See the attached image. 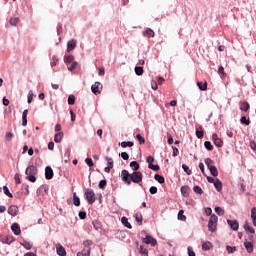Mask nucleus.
<instances>
[{
    "instance_id": "f257e3e1",
    "label": "nucleus",
    "mask_w": 256,
    "mask_h": 256,
    "mask_svg": "<svg viewBox=\"0 0 256 256\" xmlns=\"http://www.w3.org/2000/svg\"><path fill=\"white\" fill-rule=\"evenodd\" d=\"M121 179L126 185H131V183L139 184L143 181V173L140 171H135L131 174L127 170H122Z\"/></svg>"
},
{
    "instance_id": "f03ea898",
    "label": "nucleus",
    "mask_w": 256,
    "mask_h": 256,
    "mask_svg": "<svg viewBox=\"0 0 256 256\" xmlns=\"http://www.w3.org/2000/svg\"><path fill=\"white\" fill-rule=\"evenodd\" d=\"M217 221H219L217 215L212 214L208 221V231H210L211 233H215L217 231Z\"/></svg>"
},
{
    "instance_id": "7ed1b4c3",
    "label": "nucleus",
    "mask_w": 256,
    "mask_h": 256,
    "mask_svg": "<svg viewBox=\"0 0 256 256\" xmlns=\"http://www.w3.org/2000/svg\"><path fill=\"white\" fill-rule=\"evenodd\" d=\"M84 197H85L86 201H88L89 205H93V203H95V201H96L95 191H93L91 189H87L85 191Z\"/></svg>"
},
{
    "instance_id": "20e7f679",
    "label": "nucleus",
    "mask_w": 256,
    "mask_h": 256,
    "mask_svg": "<svg viewBox=\"0 0 256 256\" xmlns=\"http://www.w3.org/2000/svg\"><path fill=\"white\" fill-rule=\"evenodd\" d=\"M142 241L146 245H151V247H155V245H157V239L153 238L151 235H146L145 238H142Z\"/></svg>"
},
{
    "instance_id": "39448f33",
    "label": "nucleus",
    "mask_w": 256,
    "mask_h": 256,
    "mask_svg": "<svg viewBox=\"0 0 256 256\" xmlns=\"http://www.w3.org/2000/svg\"><path fill=\"white\" fill-rule=\"evenodd\" d=\"M101 89H103V85H101V82H95L91 86V91H92V93H94V95H100Z\"/></svg>"
},
{
    "instance_id": "423d86ee",
    "label": "nucleus",
    "mask_w": 256,
    "mask_h": 256,
    "mask_svg": "<svg viewBox=\"0 0 256 256\" xmlns=\"http://www.w3.org/2000/svg\"><path fill=\"white\" fill-rule=\"evenodd\" d=\"M105 160L107 161V167L104 168L105 173H111V170L113 169V158L106 156Z\"/></svg>"
},
{
    "instance_id": "0eeeda50",
    "label": "nucleus",
    "mask_w": 256,
    "mask_h": 256,
    "mask_svg": "<svg viewBox=\"0 0 256 256\" xmlns=\"http://www.w3.org/2000/svg\"><path fill=\"white\" fill-rule=\"evenodd\" d=\"M212 139H213L214 145H216V147H223V140H221V138H219L217 133L212 134Z\"/></svg>"
},
{
    "instance_id": "6e6552de",
    "label": "nucleus",
    "mask_w": 256,
    "mask_h": 256,
    "mask_svg": "<svg viewBox=\"0 0 256 256\" xmlns=\"http://www.w3.org/2000/svg\"><path fill=\"white\" fill-rule=\"evenodd\" d=\"M37 173H38V170H37V167H35V165L28 166L25 171V174L27 176L28 175H37Z\"/></svg>"
},
{
    "instance_id": "1a4fd4ad",
    "label": "nucleus",
    "mask_w": 256,
    "mask_h": 256,
    "mask_svg": "<svg viewBox=\"0 0 256 256\" xmlns=\"http://www.w3.org/2000/svg\"><path fill=\"white\" fill-rule=\"evenodd\" d=\"M8 213L9 215H12V217H17L18 213H19V207H17L16 205H12L8 208Z\"/></svg>"
},
{
    "instance_id": "9d476101",
    "label": "nucleus",
    "mask_w": 256,
    "mask_h": 256,
    "mask_svg": "<svg viewBox=\"0 0 256 256\" xmlns=\"http://www.w3.org/2000/svg\"><path fill=\"white\" fill-rule=\"evenodd\" d=\"M228 225L231 227L233 231L239 230V222L237 220H227Z\"/></svg>"
},
{
    "instance_id": "9b49d317",
    "label": "nucleus",
    "mask_w": 256,
    "mask_h": 256,
    "mask_svg": "<svg viewBox=\"0 0 256 256\" xmlns=\"http://www.w3.org/2000/svg\"><path fill=\"white\" fill-rule=\"evenodd\" d=\"M77 47V40L72 39L67 43V52H71Z\"/></svg>"
},
{
    "instance_id": "f8f14e48",
    "label": "nucleus",
    "mask_w": 256,
    "mask_h": 256,
    "mask_svg": "<svg viewBox=\"0 0 256 256\" xmlns=\"http://www.w3.org/2000/svg\"><path fill=\"white\" fill-rule=\"evenodd\" d=\"M53 168H51V166H47L46 168H45V177H46V179H51L52 177H53Z\"/></svg>"
},
{
    "instance_id": "ddd939ff",
    "label": "nucleus",
    "mask_w": 256,
    "mask_h": 256,
    "mask_svg": "<svg viewBox=\"0 0 256 256\" xmlns=\"http://www.w3.org/2000/svg\"><path fill=\"white\" fill-rule=\"evenodd\" d=\"M11 230L13 231L14 235H21V227L17 223L12 224Z\"/></svg>"
},
{
    "instance_id": "4468645a",
    "label": "nucleus",
    "mask_w": 256,
    "mask_h": 256,
    "mask_svg": "<svg viewBox=\"0 0 256 256\" xmlns=\"http://www.w3.org/2000/svg\"><path fill=\"white\" fill-rule=\"evenodd\" d=\"M180 191L183 197H189V193H191V188H189V186H182Z\"/></svg>"
},
{
    "instance_id": "2eb2a0df",
    "label": "nucleus",
    "mask_w": 256,
    "mask_h": 256,
    "mask_svg": "<svg viewBox=\"0 0 256 256\" xmlns=\"http://www.w3.org/2000/svg\"><path fill=\"white\" fill-rule=\"evenodd\" d=\"M56 251H57V255H59V256L67 255V251H65V248L63 246H61V244L56 246Z\"/></svg>"
},
{
    "instance_id": "dca6fc26",
    "label": "nucleus",
    "mask_w": 256,
    "mask_h": 256,
    "mask_svg": "<svg viewBox=\"0 0 256 256\" xmlns=\"http://www.w3.org/2000/svg\"><path fill=\"white\" fill-rule=\"evenodd\" d=\"M239 105H240L241 111L247 112V110L251 108V106L249 105V102H247V101L240 102Z\"/></svg>"
},
{
    "instance_id": "f3484780",
    "label": "nucleus",
    "mask_w": 256,
    "mask_h": 256,
    "mask_svg": "<svg viewBox=\"0 0 256 256\" xmlns=\"http://www.w3.org/2000/svg\"><path fill=\"white\" fill-rule=\"evenodd\" d=\"M29 110H24L22 113V127H27V114Z\"/></svg>"
},
{
    "instance_id": "a211bd4d",
    "label": "nucleus",
    "mask_w": 256,
    "mask_h": 256,
    "mask_svg": "<svg viewBox=\"0 0 256 256\" xmlns=\"http://www.w3.org/2000/svg\"><path fill=\"white\" fill-rule=\"evenodd\" d=\"M244 247L247 250L248 253H251L253 251V242L245 241Z\"/></svg>"
},
{
    "instance_id": "6ab92c4d",
    "label": "nucleus",
    "mask_w": 256,
    "mask_h": 256,
    "mask_svg": "<svg viewBox=\"0 0 256 256\" xmlns=\"http://www.w3.org/2000/svg\"><path fill=\"white\" fill-rule=\"evenodd\" d=\"M138 251H139L140 255L149 256V250L147 248L143 247V245L139 246Z\"/></svg>"
},
{
    "instance_id": "aec40b11",
    "label": "nucleus",
    "mask_w": 256,
    "mask_h": 256,
    "mask_svg": "<svg viewBox=\"0 0 256 256\" xmlns=\"http://www.w3.org/2000/svg\"><path fill=\"white\" fill-rule=\"evenodd\" d=\"M214 187L217 191H222L223 189V183L221 182V180L216 179L214 182Z\"/></svg>"
},
{
    "instance_id": "412c9836",
    "label": "nucleus",
    "mask_w": 256,
    "mask_h": 256,
    "mask_svg": "<svg viewBox=\"0 0 256 256\" xmlns=\"http://www.w3.org/2000/svg\"><path fill=\"white\" fill-rule=\"evenodd\" d=\"M212 177H217L219 175V171L217 170V167L211 166L208 168Z\"/></svg>"
},
{
    "instance_id": "4be33fe9",
    "label": "nucleus",
    "mask_w": 256,
    "mask_h": 256,
    "mask_svg": "<svg viewBox=\"0 0 256 256\" xmlns=\"http://www.w3.org/2000/svg\"><path fill=\"white\" fill-rule=\"evenodd\" d=\"M143 35H144V37H155V32L152 30V29H150V28H148V29H146V31L143 33Z\"/></svg>"
},
{
    "instance_id": "5701e85b",
    "label": "nucleus",
    "mask_w": 256,
    "mask_h": 256,
    "mask_svg": "<svg viewBox=\"0 0 256 256\" xmlns=\"http://www.w3.org/2000/svg\"><path fill=\"white\" fill-rule=\"evenodd\" d=\"M197 87L200 91H207V82H197Z\"/></svg>"
},
{
    "instance_id": "b1692460",
    "label": "nucleus",
    "mask_w": 256,
    "mask_h": 256,
    "mask_svg": "<svg viewBox=\"0 0 256 256\" xmlns=\"http://www.w3.org/2000/svg\"><path fill=\"white\" fill-rule=\"evenodd\" d=\"M62 140H63V132H58L54 136V141H55V143H61Z\"/></svg>"
},
{
    "instance_id": "393cba45",
    "label": "nucleus",
    "mask_w": 256,
    "mask_h": 256,
    "mask_svg": "<svg viewBox=\"0 0 256 256\" xmlns=\"http://www.w3.org/2000/svg\"><path fill=\"white\" fill-rule=\"evenodd\" d=\"M121 221L124 224V227H127V229H133V226H131L127 217H122Z\"/></svg>"
},
{
    "instance_id": "a878e982",
    "label": "nucleus",
    "mask_w": 256,
    "mask_h": 256,
    "mask_svg": "<svg viewBox=\"0 0 256 256\" xmlns=\"http://www.w3.org/2000/svg\"><path fill=\"white\" fill-rule=\"evenodd\" d=\"M73 201H74V205L75 207H79V205H81V200L79 199V197L77 196V193H73Z\"/></svg>"
},
{
    "instance_id": "bb28decb",
    "label": "nucleus",
    "mask_w": 256,
    "mask_h": 256,
    "mask_svg": "<svg viewBox=\"0 0 256 256\" xmlns=\"http://www.w3.org/2000/svg\"><path fill=\"white\" fill-rule=\"evenodd\" d=\"M15 241V238L13 236H7L4 240H2V243H6V245H11Z\"/></svg>"
},
{
    "instance_id": "cd10ccee",
    "label": "nucleus",
    "mask_w": 256,
    "mask_h": 256,
    "mask_svg": "<svg viewBox=\"0 0 256 256\" xmlns=\"http://www.w3.org/2000/svg\"><path fill=\"white\" fill-rule=\"evenodd\" d=\"M130 167L133 169V171H139V162L137 161H132L130 162Z\"/></svg>"
},
{
    "instance_id": "c85d7f7f",
    "label": "nucleus",
    "mask_w": 256,
    "mask_h": 256,
    "mask_svg": "<svg viewBox=\"0 0 256 256\" xmlns=\"http://www.w3.org/2000/svg\"><path fill=\"white\" fill-rule=\"evenodd\" d=\"M135 219L137 221V223H139V225L143 224V214L141 213H136L135 214Z\"/></svg>"
},
{
    "instance_id": "c756f323",
    "label": "nucleus",
    "mask_w": 256,
    "mask_h": 256,
    "mask_svg": "<svg viewBox=\"0 0 256 256\" xmlns=\"http://www.w3.org/2000/svg\"><path fill=\"white\" fill-rule=\"evenodd\" d=\"M244 230L248 231V233H255V229H253V227H251L247 222L244 224Z\"/></svg>"
},
{
    "instance_id": "7c9ffc66",
    "label": "nucleus",
    "mask_w": 256,
    "mask_h": 256,
    "mask_svg": "<svg viewBox=\"0 0 256 256\" xmlns=\"http://www.w3.org/2000/svg\"><path fill=\"white\" fill-rule=\"evenodd\" d=\"M154 179H155V181H158V183H160V184L165 183V177H163V176H161V175H159V174H156V175L154 176Z\"/></svg>"
},
{
    "instance_id": "2f4dec72",
    "label": "nucleus",
    "mask_w": 256,
    "mask_h": 256,
    "mask_svg": "<svg viewBox=\"0 0 256 256\" xmlns=\"http://www.w3.org/2000/svg\"><path fill=\"white\" fill-rule=\"evenodd\" d=\"M65 63H73L75 61V57L73 55H68L64 57Z\"/></svg>"
},
{
    "instance_id": "473e14b6",
    "label": "nucleus",
    "mask_w": 256,
    "mask_h": 256,
    "mask_svg": "<svg viewBox=\"0 0 256 256\" xmlns=\"http://www.w3.org/2000/svg\"><path fill=\"white\" fill-rule=\"evenodd\" d=\"M135 73H136V75H138V77H141V75H143V67L136 66L135 67Z\"/></svg>"
},
{
    "instance_id": "72a5a7b5",
    "label": "nucleus",
    "mask_w": 256,
    "mask_h": 256,
    "mask_svg": "<svg viewBox=\"0 0 256 256\" xmlns=\"http://www.w3.org/2000/svg\"><path fill=\"white\" fill-rule=\"evenodd\" d=\"M240 122L242 125H251V120L247 119L245 116L241 117Z\"/></svg>"
},
{
    "instance_id": "f704fd0d",
    "label": "nucleus",
    "mask_w": 256,
    "mask_h": 256,
    "mask_svg": "<svg viewBox=\"0 0 256 256\" xmlns=\"http://www.w3.org/2000/svg\"><path fill=\"white\" fill-rule=\"evenodd\" d=\"M185 212L183 210H180L179 213H178V219L180 221H186L187 219V216L186 215H183Z\"/></svg>"
},
{
    "instance_id": "c9c22d12",
    "label": "nucleus",
    "mask_w": 256,
    "mask_h": 256,
    "mask_svg": "<svg viewBox=\"0 0 256 256\" xmlns=\"http://www.w3.org/2000/svg\"><path fill=\"white\" fill-rule=\"evenodd\" d=\"M21 245L24 249H27V251H31V249L33 247V245H31V243H29V242H23V243H21Z\"/></svg>"
},
{
    "instance_id": "e433bc0d",
    "label": "nucleus",
    "mask_w": 256,
    "mask_h": 256,
    "mask_svg": "<svg viewBox=\"0 0 256 256\" xmlns=\"http://www.w3.org/2000/svg\"><path fill=\"white\" fill-rule=\"evenodd\" d=\"M204 146L208 151H213V144H211V141H205Z\"/></svg>"
},
{
    "instance_id": "4c0bfd02",
    "label": "nucleus",
    "mask_w": 256,
    "mask_h": 256,
    "mask_svg": "<svg viewBox=\"0 0 256 256\" xmlns=\"http://www.w3.org/2000/svg\"><path fill=\"white\" fill-rule=\"evenodd\" d=\"M202 249L203 251H209V249H211V242H204L202 244Z\"/></svg>"
},
{
    "instance_id": "58836bf2",
    "label": "nucleus",
    "mask_w": 256,
    "mask_h": 256,
    "mask_svg": "<svg viewBox=\"0 0 256 256\" xmlns=\"http://www.w3.org/2000/svg\"><path fill=\"white\" fill-rule=\"evenodd\" d=\"M193 191H194V193H196L197 195H203V189H201V187H199V186H194V187H193Z\"/></svg>"
},
{
    "instance_id": "ea45409f",
    "label": "nucleus",
    "mask_w": 256,
    "mask_h": 256,
    "mask_svg": "<svg viewBox=\"0 0 256 256\" xmlns=\"http://www.w3.org/2000/svg\"><path fill=\"white\" fill-rule=\"evenodd\" d=\"M4 194H6L7 197H10L13 199V194L9 191V188L7 186L3 187Z\"/></svg>"
},
{
    "instance_id": "a19ab883",
    "label": "nucleus",
    "mask_w": 256,
    "mask_h": 256,
    "mask_svg": "<svg viewBox=\"0 0 256 256\" xmlns=\"http://www.w3.org/2000/svg\"><path fill=\"white\" fill-rule=\"evenodd\" d=\"M201 130H196V137L198 139H203V136H204V132H203V128L200 127Z\"/></svg>"
},
{
    "instance_id": "79ce46f5",
    "label": "nucleus",
    "mask_w": 256,
    "mask_h": 256,
    "mask_svg": "<svg viewBox=\"0 0 256 256\" xmlns=\"http://www.w3.org/2000/svg\"><path fill=\"white\" fill-rule=\"evenodd\" d=\"M68 105H75V95H73V94L69 95Z\"/></svg>"
},
{
    "instance_id": "37998d69",
    "label": "nucleus",
    "mask_w": 256,
    "mask_h": 256,
    "mask_svg": "<svg viewBox=\"0 0 256 256\" xmlns=\"http://www.w3.org/2000/svg\"><path fill=\"white\" fill-rule=\"evenodd\" d=\"M26 179L28 181H30L31 183H35V181H37V177H35V174H31V175L26 176Z\"/></svg>"
},
{
    "instance_id": "c03bdc74",
    "label": "nucleus",
    "mask_w": 256,
    "mask_h": 256,
    "mask_svg": "<svg viewBox=\"0 0 256 256\" xmlns=\"http://www.w3.org/2000/svg\"><path fill=\"white\" fill-rule=\"evenodd\" d=\"M182 169H183V171H184L186 174H188V175H191V173H193V172L191 171V169H189V166H187L186 164H183V165H182Z\"/></svg>"
},
{
    "instance_id": "a18cd8bd",
    "label": "nucleus",
    "mask_w": 256,
    "mask_h": 256,
    "mask_svg": "<svg viewBox=\"0 0 256 256\" xmlns=\"http://www.w3.org/2000/svg\"><path fill=\"white\" fill-rule=\"evenodd\" d=\"M99 189H105L107 187V180H101L98 184Z\"/></svg>"
},
{
    "instance_id": "49530a36",
    "label": "nucleus",
    "mask_w": 256,
    "mask_h": 256,
    "mask_svg": "<svg viewBox=\"0 0 256 256\" xmlns=\"http://www.w3.org/2000/svg\"><path fill=\"white\" fill-rule=\"evenodd\" d=\"M215 213H217V215H225V210L222 209L221 207H215Z\"/></svg>"
},
{
    "instance_id": "de8ad7c7",
    "label": "nucleus",
    "mask_w": 256,
    "mask_h": 256,
    "mask_svg": "<svg viewBox=\"0 0 256 256\" xmlns=\"http://www.w3.org/2000/svg\"><path fill=\"white\" fill-rule=\"evenodd\" d=\"M121 147L125 148V147H133L134 143L131 141L128 142H121Z\"/></svg>"
},
{
    "instance_id": "09e8293b",
    "label": "nucleus",
    "mask_w": 256,
    "mask_h": 256,
    "mask_svg": "<svg viewBox=\"0 0 256 256\" xmlns=\"http://www.w3.org/2000/svg\"><path fill=\"white\" fill-rule=\"evenodd\" d=\"M77 61L72 62L70 66H68V71H74V69H77Z\"/></svg>"
},
{
    "instance_id": "8fccbe9b",
    "label": "nucleus",
    "mask_w": 256,
    "mask_h": 256,
    "mask_svg": "<svg viewBox=\"0 0 256 256\" xmlns=\"http://www.w3.org/2000/svg\"><path fill=\"white\" fill-rule=\"evenodd\" d=\"M218 73L222 75V77H227V73H225V68L223 66L219 67Z\"/></svg>"
},
{
    "instance_id": "3c124183",
    "label": "nucleus",
    "mask_w": 256,
    "mask_h": 256,
    "mask_svg": "<svg viewBox=\"0 0 256 256\" xmlns=\"http://www.w3.org/2000/svg\"><path fill=\"white\" fill-rule=\"evenodd\" d=\"M136 139L139 141L140 145H143V143H145V138L141 136V134H137Z\"/></svg>"
},
{
    "instance_id": "603ef678",
    "label": "nucleus",
    "mask_w": 256,
    "mask_h": 256,
    "mask_svg": "<svg viewBox=\"0 0 256 256\" xmlns=\"http://www.w3.org/2000/svg\"><path fill=\"white\" fill-rule=\"evenodd\" d=\"M212 163H213V160H211V158L205 159V165L207 166L208 169H210V167H213V165H211Z\"/></svg>"
},
{
    "instance_id": "864d4df0",
    "label": "nucleus",
    "mask_w": 256,
    "mask_h": 256,
    "mask_svg": "<svg viewBox=\"0 0 256 256\" xmlns=\"http://www.w3.org/2000/svg\"><path fill=\"white\" fill-rule=\"evenodd\" d=\"M9 23L12 26H16L19 23V18H11Z\"/></svg>"
},
{
    "instance_id": "5fc2aeb1",
    "label": "nucleus",
    "mask_w": 256,
    "mask_h": 256,
    "mask_svg": "<svg viewBox=\"0 0 256 256\" xmlns=\"http://www.w3.org/2000/svg\"><path fill=\"white\" fill-rule=\"evenodd\" d=\"M5 139H6V141H11V139H13V133L7 132L5 134Z\"/></svg>"
},
{
    "instance_id": "6e6d98bb",
    "label": "nucleus",
    "mask_w": 256,
    "mask_h": 256,
    "mask_svg": "<svg viewBox=\"0 0 256 256\" xmlns=\"http://www.w3.org/2000/svg\"><path fill=\"white\" fill-rule=\"evenodd\" d=\"M148 169H152V171H159V165H148Z\"/></svg>"
},
{
    "instance_id": "4d7b16f0",
    "label": "nucleus",
    "mask_w": 256,
    "mask_h": 256,
    "mask_svg": "<svg viewBox=\"0 0 256 256\" xmlns=\"http://www.w3.org/2000/svg\"><path fill=\"white\" fill-rule=\"evenodd\" d=\"M79 218L80 219H87V212H85V211H81V212H79Z\"/></svg>"
},
{
    "instance_id": "13d9d810",
    "label": "nucleus",
    "mask_w": 256,
    "mask_h": 256,
    "mask_svg": "<svg viewBox=\"0 0 256 256\" xmlns=\"http://www.w3.org/2000/svg\"><path fill=\"white\" fill-rule=\"evenodd\" d=\"M146 161H147L148 165H153V162L155 161V158H153V156H148L146 158Z\"/></svg>"
},
{
    "instance_id": "bf43d9fd",
    "label": "nucleus",
    "mask_w": 256,
    "mask_h": 256,
    "mask_svg": "<svg viewBox=\"0 0 256 256\" xmlns=\"http://www.w3.org/2000/svg\"><path fill=\"white\" fill-rule=\"evenodd\" d=\"M85 163L88 165V167H93V159L86 158Z\"/></svg>"
},
{
    "instance_id": "052dcab7",
    "label": "nucleus",
    "mask_w": 256,
    "mask_h": 256,
    "mask_svg": "<svg viewBox=\"0 0 256 256\" xmlns=\"http://www.w3.org/2000/svg\"><path fill=\"white\" fill-rule=\"evenodd\" d=\"M121 157H122V159H124V161L129 160V154L127 152H122Z\"/></svg>"
},
{
    "instance_id": "680f3d73",
    "label": "nucleus",
    "mask_w": 256,
    "mask_h": 256,
    "mask_svg": "<svg viewBox=\"0 0 256 256\" xmlns=\"http://www.w3.org/2000/svg\"><path fill=\"white\" fill-rule=\"evenodd\" d=\"M173 149V157H177L179 155V149L175 146H172Z\"/></svg>"
},
{
    "instance_id": "e2e57ef3",
    "label": "nucleus",
    "mask_w": 256,
    "mask_h": 256,
    "mask_svg": "<svg viewBox=\"0 0 256 256\" xmlns=\"http://www.w3.org/2000/svg\"><path fill=\"white\" fill-rule=\"evenodd\" d=\"M149 191H150L151 195H155V194H157V187L152 186V187H150Z\"/></svg>"
},
{
    "instance_id": "0e129e2a",
    "label": "nucleus",
    "mask_w": 256,
    "mask_h": 256,
    "mask_svg": "<svg viewBox=\"0 0 256 256\" xmlns=\"http://www.w3.org/2000/svg\"><path fill=\"white\" fill-rule=\"evenodd\" d=\"M226 249L228 253H234V251H237V248L231 246H226Z\"/></svg>"
},
{
    "instance_id": "69168bd1",
    "label": "nucleus",
    "mask_w": 256,
    "mask_h": 256,
    "mask_svg": "<svg viewBox=\"0 0 256 256\" xmlns=\"http://www.w3.org/2000/svg\"><path fill=\"white\" fill-rule=\"evenodd\" d=\"M188 255L195 256V251H193V248L191 246L188 247Z\"/></svg>"
},
{
    "instance_id": "338daca9",
    "label": "nucleus",
    "mask_w": 256,
    "mask_h": 256,
    "mask_svg": "<svg viewBox=\"0 0 256 256\" xmlns=\"http://www.w3.org/2000/svg\"><path fill=\"white\" fill-rule=\"evenodd\" d=\"M14 179L17 185L21 184V178L19 177V174H15Z\"/></svg>"
},
{
    "instance_id": "774afa93",
    "label": "nucleus",
    "mask_w": 256,
    "mask_h": 256,
    "mask_svg": "<svg viewBox=\"0 0 256 256\" xmlns=\"http://www.w3.org/2000/svg\"><path fill=\"white\" fill-rule=\"evenodd\" d=\"M251 218L256 219V208L255 207L252 208V210H251Z\"/></svg>"
}]
</instances>
